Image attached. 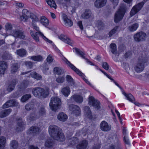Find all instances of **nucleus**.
<instances>
[{
	"label": "nucleus",
	"instance_id": "1",
	"mask_svg": "<svg viewBox=\"0 0 149 149\" xmlns=\"http://www.w3.org/2000/svg\"><path fill=\"white\" fill-rule=\"evenodd\" d=\"M49 132L51 136L55 140L60 141L65 140L64 135L58 127L55 125H50L49 128Z\"/></svg>",
	"mask_w": 149,
	"mask_h": 149
},
{
	"label": "nucleus",
	"instance_id": "2",
	"mask_svg": "<svg viewBox=\"0 0 149 149\" xmlns=\"http://www.w3.org/2000/svg\"><path fill=\"white\" fill-rule=\"evenodd\" d=\"M32 92L35 97L45 98L48 96L49 93V89L48 88L45 89L41 87H37L33 88Z\"/></svg>",
	"mask_w": 149,
	"mask_h": 149
},
{
	"label": "nucleus",
	"instance_id": "3",
	"mask_svg": "<svg viewBox=\"0 0 149 149\" xmlns=\"http://www.w3.org/2000/svg\"><path fill=\"white\" fill-rule=\"evenodd\" d=\"M126 11V8L125 5L121 4L118 10L115 15L114 21L115 22L118 23L123 18Z\"/></svg>",
	"mask_w": 149,
	"mask_h": 149
},
{
	"label": "nucleus",
	"instance_id": "4",
	"mask_svg": "<svg viewBox=\"0 0 149 149\" xmlns=\"http://www.w3.org/2000/svg\"><path fill=\"white\" fill-rule=\"evenodd\" d=\"M64 61L67 64L69 67L74 71L77 74L81 76L83 80L88 84L91 85V84L90 82L85 78V75L83 73L78 69L74 65L72 64L66 58L64 57L63 59Z\"/></svg>",
	"mask_w": 149,
	"mask_h": 149
},
{
	"label": "nucleus",
	"instance_id": "5",
	"mask_svg": "<svg viewBox=\"0 0 149 149\" xmlns=\"http://www.w3.org/2000/svg\"><path fill=\"white\" fill-rule=\"evenodd\" d=\"M61 100L57 97H52L51 99L49 105L52 110L56 111L61 107Z\"/></svg>",
	"mask_w": 149,
	"mask_h": 149
},
{
	"label": "nucleus",
	"instance_id": "6",
	"mask_svg": "<svg viewBox=\"0 0 149 149\" xmlns=\"http://www.w3.org/2000/svg\"><path fill=\"white\" fill-rule=\"evenodd\" d=\"M148 0H143L141 2L135 5L132 8L130 13V15L133 16L137 13L142 8L144 4Z\"/></svg>",
	"mask_w": 149,
	"mask_h": 149
},
{
	"label": "nucleus",
	"instance_id": "7",
	"mask_svg": "<svg viewBox=\"0 0 149 149\" xmlns=\"http://www.w3.org/2000/svg\"><path fill=\"white\" fill-rule=\"evenodd\" d=\"M145 58H139L136 65L134 67V70L137 72H140L143 70L144 68V64L146 62Z\"/></svg>",
	"mask_w": 149,
	"mask_h": 149
},
{
	"label": "nucleus",
	"instance_id": "8",
	"mask_svg": "<svg viewBox=\"0 0 149 149\" xmlns=\"http://www.w3.org/2000/svg\"><path fill=\"white\" fill-rule=\"evenodd\" d=\"M146 36V34L145 33L140 31L134 34L133 37L135 41L139 42L145 40Z\"/></svg>",
	"mask_w": 149,
	"mask_h": 149
},
{
	"label": "nucleus",
	"instance_id": "9",
	"mask_svg": "<svg viewBox=\"0 0 149 149\" xmlns=\"http://www.w3.org/2000/svg\"><path fill=\"white\" fill-rule=\"evenodd\" d=\"M88 104L97 109L100 108V103L93 96H89L88 98Z\"/></svg>",
	"mask_w": 149,
	"mask_h": 149
},
{
	"label": "nucleus",
	"instance_id": "10",
	"mask_svg": "<svg viewBox=\"0 0 149 149\" xmlns=\"http://www.w3.org/2000/svg\"><path fill=\"white\" fill-rule=\"evenodd\" d=\"M11 35L15 38L23 39L25 38L24 32L19 29L12 31H11Z\"/></svg>",
	"mask_w": 149,
	"mask_h": 149
},
{
	"label": "nucleus",
	"instance_id": "11",
	"mask_svg": "<svg viewBox=\"0 0 149 149\" xmlns=\"http://www.w3.org/2000/svg\"><path fill=\"white\" fill-rule=\"evenodd\" d=\"M81 17L84 19H90L92 20L94 19V16L90 10L87 9L81 15Z\"/></svg>",
	"mask_w": 149,
	"mask_h": 149
},
{
	"label": "nucleus",
	"instance_id": "12",
	"mask_svg": "<svg viewBox=\"0 0 149 149\" xmlns=\"http://www.w3.org/2000/svg\"><path fill=\"white\" fill-rule=\"evenodd\" d=\"M69 109L72 113L76 116H79L81 110L79 107L76 105L71 104L69 106Z\"/></svg>",
	"mask_w": 149,
	"mask_h": 149
},
{
	"label": "nucleus",
	"instance_id": "13",
	"mask_svg": "<svg viewBox=\"0 0 149 149\" xmlns=\"http://www.w3.org/2000/svg\"><path fill=\"white\" fill-rule=\"evenodd\" d=\"M40 132V129L39 127L32 126L29 129L28 133L35 136L39 134Z\"/></svg>",
	"mask_w": 149,
	"mask_h": 149
},
{
	"label": "nucleus",
	"instance_id": "14",
	"mask_svg": "<svg viewBox=\"0 0 149 149\" xmlns=\"http://www.w3.org/2000/svg\"><path fill=\"white\" fill-rule=\"evenodd\" d=\"M17 82V79H13L8 83L6 87V90L8 92H10L14 89L16 83Z\"/></svg>",
	"mask_w": 149,
	"mask_h": 149
},
{
	"label": "nucleus",
	"instance_id": "15",
	"mask_svg": "<svg viewBox=\"0 0 149 149\" xmlns=\"http://www.w3.org/2000/svg\"><path fill=\"white\" fill-rule=\"evenodd\" d=\"M100 127L101 130L105 132L109 131L111 129V126L105 121H103L101 122L100 125Z\"/></svg>",
	"mask_w": 149,
	"mask_h": 149
},
{
	"label": "nucleus",
	"instance_id": "16",
	"mask_svg": "<svg viewBox=\"0 0 149 149\" xmlns=\"http://www.w3.org/2000/svg\"><path fill=\"white\" fill-rule=\"evenodd\" d=\"M18 104V103L16 100H12L7 102L3 105V108H6L12 106H17Z\"/></svg>",
	"mask_w": 149,
	"mask_h": 149
},
{
	"label": "nucleus",
	"instance_id": "17",
	"mask_svg": "<svg viewBox=\"0 0 149 149\" xmlns=\"http://www.w3.org/2000/svg\"><path fill=\"white\" fill-rule=\"evenodd\" d=\"M17 127H16V130L18 131H21L24 128V124L21 118H19L17 119Z\"/></svg>",
	"mask_w": 149,
	"mask_h": 149
},
{
	"label": "nucleus",
	"instance_id": "18",
	"mask_svg": "<svg viewBox=\"0 0 149 149\" xmlns=\"http://www.w3.org/2000/svg\"><path fill=\"white\" fill-rule=\"evenodd\" d=\"M63 18L65 22V24L66 26L71 27L73 25V22L65 14L63 15Z\"/></svg>",
	"mask_w": 149,
	"mask_h": 149
},
{
	"label": "nucleus",
	"instance_id": "19",
	"mask_svg": "<svg viewBox=\"0 0 149 149\" xmlns=\"http://www.w3.org/2000/svg\"><path fill=\"white\" fill-rule=\"evenodd\" d=\"M107 0H96L94 3L95 6L97 8H100L104 6L106 4Z\"/></svg>",
	"mask_w": 149,
	"mask_h": 149
},
{
	"label": "nucleus",
	"instance_id": "20",
	"mask_svg": "<svg viewBox=\"0 0 149 149\" xmlns=\"http://www.w3.org/2000/svg\"><path fill=\"white\" fill-rule=\"evenodd\" d=\"M7 67L8 65L6 62L4 61H0V74H4Z\"/></svg>",
	"mask_w": 149,
	"mask_h": 149
},
{
	"label": "nucleus",
	"instance_id": "21",
	"mask_svg": "<svg viewBox=\"0 0 149 149\" xmlns=\"http://www.w3.org/2000/svg\"><path fill=\"white\" fill-rule=\"evenodd\" d=\"M12 111L11 109L0 110V118H3L8 116Z\"/></svg>",
	"mask_w": 149,
	"mask_h": 149
},
{
	"label": "nucleus",
	"instance_id": "22",
	"mask_svg": "<svg viewBox=\"0 0 149 149\" xmlns=\"http://www.w3.org/2000/svg\"><path fill=\"white\" fill-rule=\"evenodd\" d=\"M59 38L62 40L64 41L65 43L68 44L70 45H72L73 44V41L71 40L67 36L64 35H61L59 37Z\"/></svg>",
	"mask_w": 149,
	"mask_h": 149
},
{
	"label": "nucleus",
	"instance_id": "23",
	"mask_svg": "<svg viewBox=\"0 0 149 149\" xmlns=\"http://www.w3.org/2000/svg\"><path fill=\"white\" fill-rule=\"evenodd\" d=\"M40 32H41L39 31L35 33L33 31H31V35L36 42H40L39 36H40Z\"/></svg>",
	"mask_w": 149,
	"mask_h": 149
},
{
	"label": "nucleus",
	"instance_id": "24",
	"mask_svg": "<svg viewBox=\"0 0 149 149\" xmlns=\"http://www.w3.org/2000/svg\"><path fill=\"white\" fill-rule=\"evenodd\" d=\"M88 143L87 141L84 140L81 141L77 146V149H86L88 145Z\"/></svg>",
	"mask_w": 149,
	"mask_h": 149
},
{
	"label": "nucleus",
	"instance_id": "25",
	"mask_svg": "<svg viewBox=\"0 0 149 149\" xmlns=\"http://www.w3.org/2000/svg\"><path fill=\"white\" fill-rule=\"evenodd\" d=\"M71 99H73L76 102L79 103H82L83 100V97L79 95H74L71 97Z\"/></svg>",
	"mask_w": 149,
	"mask_h": 149
},
{
	"label": "nucleus",
	"instance_id": "26",
	"mask_svg": "<svg viewBox=\"0 0 149 149\" xmlns=\"http://www.w3.org/2000/svg\"><path fill=\"white\" fill-rule=\"evenodd\" d=\"M29 58L31 60L37 62L42 61L43 60L42 56L40 55L29 56Z\"/></svg>",
	"mask_w": 149,
	"mask_h": 149
},
{
	"label": "nucleus",
	"instance_id": "27",
	"mask_svg": "<svg viewBox=\"0 0 149 149\" xmlns=\"http://www.w3.org/2000/svg\"><path fill=\"white\" fill-rule=\"evenodd\" d=\"M62 94L65 97H68L70 94V91L68 86H66L63 88L61 91Z\"/></svg>",
	"mask_w": 149,
	"mask_h": 149
},
{
	"label": "nucleus",
	"instance_id": "28",
	"mask_svg": "<svg viewBox=\"0 0 149 149\" xmlns=\"http://www.w3.org/2000/svg\"><path fill=\"white\" fill-rule=\"evenodd\" d=\"M19 66L17 63H13L11 66V72L12 74H14L17 72L19 68Z\"/></svg>",
	"mask_w": 149,
	"mask_h": 149
},
{
	"label": "nucleus",
	"instance_id": "29",
	"mask_svg": "<svg viewBox=\"0 0 149 149\" xmlns=\"http://www.w3.org/2000/svg\"><path fill=\"white\" fill-rule=\"evenodd\" d=\"M54 144V143L53 140L49 138L46 140L45 145L46 147L51 148L53 147Z\"/></svg>",
	"mask_w": 149,
	"mask_h": 149
},
{
	"label": "nucleus",
	"instance_id": "30",
	"mask_svg": "<svg viewBox=\"0 0 149 149\" xmlns=\"http://www.w3.org/2000/svg\"><path fill=\"white\" fill-rule=\"evenodd\" d=\"M57 118L61 121H65L67 119L66 114L63 112L59 113L57 116Z\"/></svg>",
	"mask_w": 149,
	"mask_h": 149
},
{
	"label": "nucleus",
	"instance_id": "31",
	"mask_svg": "<svg viewBox=\"0 0 149 149\" xmlns=\"http://www.w3.org/2000/svg\"><path fill=\"white\" fill-rule=\"evenodd\" d=\"M123 94L126 97L127 99L129 101L132 102L134 101L135 99L133 96L130 93L126 94L124 90L122 91Z\"/></svg>",
	"mask_w": 149,
	"mask_h": 149
},
{
	"label": "nucleus",
	"instance_id": "32",
	"mask_svg": "<svg viewBox=\"0 0 149 149\" xmlns=\"http://www.w3.org/2000/svg\"><path fill=\"white\" fill-rule=\"evenodd\" d=\"M84 113L86 116L88 118H90L92 116V113L89 107L85 106L84 108Z\"/></svg>",
	"mask_w": 149,
	"mask_h": 149
},
{
	"label": "nucleus",
	"instance_id": "33",
	"mask_svg": "<svg viewBox=\"0 0 149 149\" xmlns=\"http://www.w3.org/2000/svg\"><path fill=\"white\" fill-rule=\"evenodd\" d=\"M17 54L19 56L23 57L26 55V51L23 49H21L17 50Z\"/></svg>",
	"mask_w": 149,
	"mask_h": 149
},
{
	"label": "nucleus",
	"instance_id": "34",
	"mask_svg": "<svg viewBox=\"0 0 149 149\" xmlns=\"http://www.w3.org/2000/svg\"><path fill=\"white\" fill-rule=\"evenodd\" d=\"M6 142V138L4 136L0 137V149H3Z\"/></svg>",
	"mask_w": 149,
	"mask_h": 149
},
{
	"label": "nucleus",
	"instance_id": "35",
	"mask_svg": "<svg viewBox=\"0 0 149 149\" xmlns=\"http://www.w3.org/2000/svg\"><path fill=\"white\" fill-rule=\"evenodd\" d=\"M46 111L44 107H41L39 109L38 113L40 116H44L46 115Z\"/></svg>",
	"mask_w": 149,
	"mask_h": 149
},
{
	"label": "nucleus",
	"instance_id": "36",
	"mask_svg": "<svg viewBox=\"0 0 149 149\" xmlns=\"http://www.w3.org/2000/svg\"><path fill=\"white\" fill-rule=\"evenodd\" d=\"M69 143L72 146H74L78 143L79 140L77 137H73L70 139L68 141Z\"/></svg>",
	"mask_w": 149,
	"mask_h": 149
},
{
	"label": "nucleus",
	"instance_id": "37",
	"mask_svg": "<svg viewBox=\"0 0 149 149\" xmlns=\"http://www.w3.org/2000/svg\"><path fill=\"white\" fill-rule=\"evenodd\" d=\"M40 21L41 23L45 26H47L49 24L48 20L44 16L41 17Z\"/></svg>",
	"mask_w": 149,
	"mask_h": 149
},
{
	"label": "nucleus",
	"instance_id": "38",
	"mask_svg": "<svg viewBox=\"0 0 149 149\" xmlns=\"http://www.w3.org/2000/svg\"><path fill=\"white\" fill-rule=\"evenodd\" d=\"M35 106V104L33 102H31L28 103L25 106V109L28 111L30 110L33 109Z\"/></svg>",
	"mask_w": 149,
	"mask_h": 149
},
{
	"label": "nucleus",
	"instance_id": "39",
	"mask_svg": "<svg viewBox=\"0 0 149 149\" xmlns=\"http://www.w3.org/2000/svg\"><path fill=\"white\" fill-rule=\"evenodd\" d=\"M138 26V23H136L129 26L128 27V29L130 31H134L137 29Z\"/></svg>",
	"mask_w": 149,
	"mask_h": 149
},
{
	"label": "nucleus",
	"instance_id": "40",
	"mask_svg": "<svg viewBox=\"0 0 149 149\" xmlns=\"http://www.w3.org/2000/svg\"><path fill=\"white\" fill-rule=\"evenodd\" d=\"M18 146V143L16 140H13L10 142V146L13 149H16Z\"/></svg>",
	"mask_w": 149,
	"mask_h": 149
},
{
	"label": "nucleus",
	"instance_id": "41",
	"mask_svg": "<svg viewBox=\"0 0 149 149\" xmlns=\"http://www.w3.org/2000/svg\"><path fill=\"white\" fill-rule=\"evenodd\" d=\"M110 48L111 49V52L112 54L116 55L117 54L116 45L115 44L112 43L110 45Z\"/></svg>",
	"mask_w": 149,
	"mask_h": 149
},
{
	"label": "nucleus",
	"instance_id": "42",
	"mask_svg": "<svg viewBox=\"0 0 149 149\" xmlns=\"http://www.w3.org/2000/svg\"><path fill=\"white\" fill-rule=\"evenodd\" d=\"M31 76L37 80H40L42 78V76L36 72H33L31 73Z\"/></svg>",
	"mask_w": 149,
	"mask_h": 149
},
{
	"label": "nucleus",
	"instance_id": "43",
	"mask_svg": "<svg viewBox=\"0 0 149 149\" xmlns=\"http://www.w3.org/2000/svg\"><path fill=\"white\" fill-rule=\"evenodd\" d=\"M54 72L58 75L61 74H63V71L59 67H56L54 68L53 69Z\"/></svg>",
	"mask_w": 149,
	"mask_h": 149
},
{
	"label": "nucleus",
	"instance_id": "44",
	"mask_svg": "<svg viewBox=\"0 0 149 149\" xmlns=\"http://www.w3.org/2000/svg\"><path fill=\"white\" fill-rule=\"evenodd\" d=\"M46 1L48 5L51 8H54L55 9L56 8V5L53 0H46Z\"/></svg>",
	"mask_w": 149,
	"mask_h": 149
},
{
	"label": "nucleus",
	"instance_id": "45",
	"mask_svg": "<svg viewBox=\"0 0 149 149\" xmlns=\"http://www.w3.org/2000/svg\"><path fill=\"white\" fill-rule=\"evenodd\" d=\"M30 94H26L23 95L21 98V100L23 102H24L27 101L29 98L31 97Z\"/></svg>",
	"mask_w": 149,
	"mask_h": 149
},
{
	"label": "nucleus",
	"instance_id": "46",
	"mask_svg": "<svg viewBox=\"0 0 149 149\" xmlns=\"http://www.w3.org/2000/svg\"><path fill=\"white\" fill-rule=\"evenodd\" d=\"M96 25L99 29H103L104 24L103 22L100 20H97L96 22Z\"/></svg>",
	"mask_w": 149,
	"mask_h": 149
},
{
	"label": "nucleus",
	"instance_id": "47",
	"mask_svg": "<svg viewBox=\"0 0 149 149\" xmlns=\"http://www.w3.org/2000/svg\"><path fill=\"white\" fill-rule=\"evenodd\" d=\"M74 49L77 54H78L83 58L85 59V56H84V54L83 52L77 48H74Z\"/></svg>",
	"mask_w": 149,
	"mask_h": 149
},
{
	"label": "nucleus",
	"instance_id": "48",
	"mask_svg": "<svg viewBox=\"0 0 149 149\" xmlns=\"http://www.w3.org/2000/svg\"><path fill=\"white\" fill-rule=\"evenodd\" d=\"M24 63L27 68L31 69L33 66L34 62L31 61H28L25 62Z\"/></svg>",
	"mask_w": 149,
	"mask_h": 149
},
{
	"label": "nucleus",
	"instance_id": "49",
	"mask_svg": "<svg viewBox=\"0 0 149 149\" xmlns=\"http://www.w3.org/2000/svg\"><path fill=\"white\" fill-rule=\"evenodd\" d=\"M2 58L4 60H9L12 58L10 54L8 53H5L2 56Z\"/></svg>",
	"mask_w": 149,
	"mask_h": 149
},
{
	"label": "nucleus",
	"instance_id": "50",
	"mask_svg": "<svg viewBox=\"0 0 149 149\" xmlns=\"http://www.w3.org/2000/svg\"><path fill=\"white\" fill-rule=\"evenodd\" d=\"M66 79L67 81L70 83L71 85L74 84V81L72 77L69 75H67L66 77Z\"/></svg>",
	"mask_w": 149,
	"mask_h": 149
},
{
	"label": "nucleus",
	"instance_id": "51",
	"mask_svg": "<svg viewBox=\"0 0 149 149\" xmlns=\"http://www.w3.org/2000/svg\"><path fill=\"white\" fill-rule=\"evenodd\" d=\"M65 80V78L63 76H59L56 79V81L58 83H61L64 82Z\"/></svg>",
	"mask_w": 149,
	"mask_h": 149
},
{
	"label": "nucleus",
	"instance_id": "52",
	"mask_svg": "<svg viewBox=\"0 0 149 149\" xmlns=\"http://www.w3.org/2000/svg\"><path fill=\"white\" fill-rule=\"evenodd\" d=\"M118 28V26H116L109 33V37H111L115 33Z\"/></svg>",
	"mask_w": 149,
	"mask_h": 149
},
{
	"label": "nucleus",
	"instance_id": "53",
	"mask_svg": "<svg viewBox=\"0 0 149 149\" xmlns=\"http://www.w3.org/2000/svg\"><path fill=\"white\" fill-rule=\"evenodd\" d=\"M28 86V82L26 81H24L21 84L20 88L24 89L27 88Z\"/></svg>",
	"mask_w": 149,
	"mask_h": 149
},
{
	"label": "nucleus",
	"instance_id": "54",
	"mask_svg": "<svg viewBox=\"0 0 149 149\" xmlns=\"http://www.w3.org/2000/svg\"><path fill=\"white\" fill-rule=\"evenodd\" d=\"M40 36L42 38L45 40L46 41L48 42L51 43L52 42V41L47 38L42 33L40 32Z\"/></svg>",
	"mask_w": 149,
	"mask_h": 149
},
{
	"label": "nucleus",
	"instance_id": "55",
	"mask_svg": "<svg viewBox=\"0 0 149 149\" xmlns=\"http://www.w3.org/2000/svg\"><path fill=\"white\" fill-rule=\"evenodd\" d=\"M30 17L33 20V21H34V23L35 22H36L39 20L38 19L37 16L33 14H31L30 15Z\"/></svg>",
	"mask_w": 149,
	"mask_h": 149
},
{
	"label": "nucleus",
	"instance_id": "56",
	"mask_svg": "<svg viewBox=\"0 0 149 149\" xmlns=\"http://www.w3.org/2000/svg\"><path fill=\"white\" fill-rule=\"evenodd\" d=\"M36 118L35 117V115L34 114H31L28 116L27 119H29L30 120L33 121L35 120Z\"/></svg>",
	"mask_w": 149,
	"mask_h": 149
},
{
	"label": "nucleus",
	"instance_id": "57",
	"mask_svg": "<svg viewBox=\"0 0 149 149\" xmlns=\"http://www.w3.org/2000/svg\"><path fill=\"white\" fill-rule=\"evenodd\" d=\"M102 67L106 70H108L109 69V65L107 63L103 62L102 63Z\"/></svg>",
	"mask_w": 149,
	"mask_h": 149
},
{
	"label": "nucleus",
	"instance_id": "58",
	"mask_svg": "<svg viewBox=\"0 0 149 149\" xmlns=\"http://www.w3.org/2000/svg\"><path fill=\"white\" fill-rule=\"evenodd\" d=\"M53 60V58L50 55H49L47 57V61L49 63H51Z\"/></svg>",
	"mask_w": 149,
	"mask_h": 149
},
{
	"label": "nucleus",
	"instance_id": "59",
	"mask_svg": "<svg viewBox=\"0 0 149 149\" xmlns=\"http://www.w3.org/2000/svg\"><path fill=\"white\" fill-rule=\"evenodd\" d=\"M49 68L47 65L46 63L44 64L43 65V69L42 71L44 72H45L46 71L48 70Z\"/></svg>",
	"mask_w": 149,
	"mask_h": 149
},
{
	"label": "nucleus",
	"instance_id": "60",
	"mask_svg": "<svg viewBox=\"0 0 149 149\" xmlns=\"http://www.w3.org/2000/svg\"><path fill=\"white\" fill-rule=\"evenodd\" d=\"M5 28L7 30H11L12 29V26L11 24L8 23L6 25Z\"/></svg>",
	"mask_w": 149,
	"mask_h": 149
},
{
	"label": "nucleus",
	"instance_id": "61",
	"mask_svg": "<svg viewBox=\"0 0 149 149\" xmlns=\"http://www.w3.org/2000/svg\"><path fill=\"white\" fill-rule=\"evenodd\" d=\"M34 21H32V25L33 27V28L35 29L38 32L39 31V28L38 27H37L36 26V24H34Z\"/></svg>",
	"mask_w": 149,
	"mask_h": 149
},
{
	"label": "nucleus",
	"instance_id": "62",
	"mask_svg": "<svg viewBox=\"0 0 149 149\" xmlns=\"http://www.w3.org/2000/svg\"><path fill=\"white\" fill-rule=\"evenodd\" d=\"M22 13L24 15L27 16L28 15L29 12L28 10L26 9H24L22 11Z\"/></svg>",
	"mask_w": 149,
	"mask_h": 149
},
{
	"label": "nucleus",
	"instance_id": "63",
	"mask_svg": "<svg viewBox=\"0 0 149 149\" xmlns=\"http://www.w3.org/2000/svg\"><path fill=\"white\" fill-rule=\"evenodd\" d=\"M77 24H78V26L79 27L80 29L81 30H83V27L82 25V21H78L77 23Z\"/></svg>",
	"mask_w": 149,
	"mask_h": 149
},
{
	"label": "nucleus",
	"instance_id": "64",
	"mask_svg": "<svg viewBox=\"0 0 149 149\" xmlns=\"http://www.w3.org/2000/svg\"><path fill=\"white\" fill-rule=\"evenodd\" d=\"M29 149H39L37 146H36L33 145H30L29 146Z\"/></svg>",
	"mask_w": 149,
	"mask_h": 149
}]
</instances>
